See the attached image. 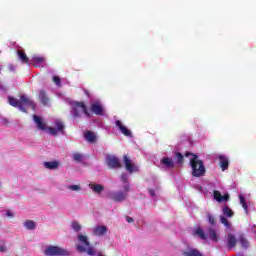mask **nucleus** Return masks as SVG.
<instances>
[{
	"instance_id": "obj_1",
	"label": "nucleus",
	"mask_w": 256,
	"mask_h": 256,
	"mask_svg": "<svg viewBox=\"0 0 256 256\" xmlns=\"http://www.w3.org/2000/svg\"><path fill=\"white\" fill-rule=\"evenodd\" d=\"M190 155H192V158L190 159L192 177H205L207 170L205 169V163L203 160H199V156H197V154H193L191 152L185 153V157H189Z\"/></svg>"
},
{
	"instance_id": "obj_2",
	"label": "nucleus",
	"mask_w": 256,
	"mask_h": 256,
	"mask_svg": "<svg viewBox=\"0 0 256 256\" xmlns=\"http://www.w3.org/2000/svg\"><path fill=\"white\" fill-rule=\"evenodd\" d=\"M78 244L76 245V249L78 253H86L87 255L94 256L97 251L93 246H91V242H89V238L83 234H78L77 236Z\"/></svg>"
},
{
	"instance_id": "obj_3",
	"label": "nucleus",
	"mask_w": 256,
	"mask_h": 256,
	"mask_svg": "<svg viewBox=\"0 0 256 256\" xmlns=\"http://www.w3.org/2000/svg\"><path fill=\"white\" fill-rule=\"evenodd\" d=\"M71 113L75 119L81 117V113H84L86 117H91V113H89V110L87 109V105H85L84 102H77V101L73 102Z\"/></svg>"
},
{
	"instance_id": "obj_4",
	"label": "nucleus",
	"mask_w": 256,
	"mask_h": 256,
	"mask_svg": "<svg viewBox=\"0 0 256 256\" xmlns=\"http://www.w3.org/2000/svg\"><path fill=\"white\" fill-rule=\"evenodd\" d=\"M123 191H116V192H110L108 194V197L112 200L115 201L116 203H123L125 199H127V193L131 191V186L129 184L124 185Z\"/></svg>"
},
{
	"instance_id": "obj_5",
	"label": "nucleus",
	"mask_w": 256,
	"mask_h": 256,
	"mask_svg": "<svg viewBox=\"0 0 256 256\" xmlns=\"http://www.w3.org/2000/svg\"><path fill=\"white\" fill-rule=\"evenodd\" d=\"M44 255L46 256H69L71 255L67 249L61 248L59 246H48L44 250Z\"/></svg>"
},
{
	"instance_id": "obj_6",
	"label": "nucleus",
	"mask_w": 256,
	"mask_h": 256,
	"mask_svg": "<svg viewBox=\"0 0 256 256\" xmlns=\"http://www.w3.org/2000/svg\"><path fill=\"white\" fill-rule=\"evenodd\" d=\"M106 163L110 169H121L123 167L121 161L116 156L108 155L106 157Z\"/></svg>"
},
{
	"instance_id": "obj_7",
	"label": "nucleus",
	"mask_w": 256,
	"mask_h": 256,
	"mask_svg": "<svg viewBox=\"0 0 256 256\" xmlns=\"http://www.w3.org/2000/svg\"><path fill=\"white\" fill-rule=\"evenodd\" d=\"M20 105H22V107H31V109L33 111H35L36 109V105H35V102H33V100H31V98L27 97V95L25 94H22L20 96Z\"/></svg>"
},
{
	"instance_id": "obj_8",
	"label": "nucleus",
	"mask_w": 256,
	"mask_h": 256,
	"mask_svg": "<svg viewBox=\"0 0 256 256\" xmlns=\"http://www.w3.org/2000/svg\"><path fill=\"white\" fill-rule=\"evenodd\" d=\"M33 119L39 131H47V123H45V121L40 116H38L37 114H34Z\"/></svg>"
},
{
	"instance_id": "obj_9",
	"label": "nucleus",
	"mask_w": 256,
	"mask_h": 256,
	"mask_svg": "<svg viewBox=\"0 0 256 256\" xmlns=\"http://www.w3.org/2000/svg\"><path fill=\"white\" fill-rule=\"evenodd\" d=\"M8 103L12 107H18L20 109V111H22V113H27V108L22 107V105H21V99L17 100V98L9 96Z\"/></svg>"
},
{
	"instance_id": "obj_10",
	"label": "nucleus",
	"mask_w": 256,
	"mask_h": 256,
	"mask_svg": "<svg viewBox=\"0 0 256 256\" xmlns=\"http://www.w3.org/2000/svg\"><path fill=\"white\" fill-rule=\"evenodd\" d=\"M123 161H124V165L126 167V171H128V173H135V171H137V167L133 164V161H131L127 155L123 156Z\"/></svg>"
},
{
	"instance_id": "obj_11",
	"label": "nucleus",
	"mask_w": 256,
	"mask_h": 256,
	"mask_svg": "<svg viewBox=\"0 0 256 256\" xmlns=\"http://www.w3.org/2000/svg\"><path fill=\"white\" fill-rule=\"evenodd\" d=\"M107 231H109V228H107V226L98 225V226L94 227L93 235H95L96 237H103V235L107 234Z\"/></svg>"
},
{
	"instance_id": "obj_12",
	"label": "nucleus",
	"mask_w": 256,
	"mask_h": 256,
	"mask_svg": "<svg viewBox=\"0 0 256 256\" xmlns=\"http://www.w3.org/2000/svg\"><path fill=\"white\" fill-rule=\"evenodd\" d=\"M213 197L215 201H218V203H223V201H229V194L221 195V192L219 190L213 191Z\"/></svg>"
},
{
	"instance_id": "obj_13",
	"label": "nucleus",
	"mask_w": 256,
	"mask_h": 256,
	"mask_svg": "<svg viewBox=\"0 0 256 256\" xmlns=\"http://www.w3.org/2000/svg\"><path fill=\"white\" fill-rule=\"evenodd\" d=\"M193 235L195 237H198L199 239H201L202 241H207V234L205 233V230H203L201 228V226H197L194 231H193Z\"/></svg>"
},
{
	"instance_id": "obj_14",
	"label": "nucleus",
	"mask_w": 256,
	"mask_h": 256,
	"mask_svg": "<svg viewBox=\"0 0 256 256\" xmlns=\"http://www.w3.org/2000/svg\"><path fill=\"white\" fill-rule=\"evenodd\" d=\"M219 159V167L222 169V171H227L229 169V158L225 155H220L218 157Z\"/></svg>"
},
{
	"instance_id": "obj_15",
	"label": "nucleus",
	"mask_w": 256,
	"mask_h": 256,
	"mask_svg": "<svg viewBox=\"0 0 256 256\" xmlns=\"http://www.w3.org/2000/svg\"><path fill=\"white\" fill-rule=\"evenodd\" d=\"M84 139L88 143H97V135L93 131H89V130L85 131L84 132Z\"/></svg>"
},
{
	"instance_id": "obj_16",
	"label": "nucleus",
	"mask_w": 256,
	"mask_h": 256,
	"mask_svg": "<svg viewBox=\"0 0 256 256\" xmlns=\"http://www.w3.org/2000/svg\"><path fill=\"white\" fill-rule=\"evenodd\" d=\"M90 110L94 113V115H103V106H101V103L99 102L92 103Z\"/></svg>"
},
{
	"instance_id": "obj_17",
	"label": "nucleus",
	"mask_w": 256,
	"mask_h": 256,
	"mask_svg": "<svg viewBox=\"0 0 256 256\" xmlns=\"http://www.w3.org/2000/svg\"><path fill=\"white\" fill-rule=\"evenodd\" d=\"M116 127H118L122 135H125V137H131L130 130H128L127 127L123 125V122H121L120 120L116 121Z\"/></svg>"
},
{
	"instance_id": "obj_18",
	"label": "nucleus",
	"mask_w": 256,
	"mask_h": 256,
	"mask_svg": "<svg viewBox=\"0 0 256 256\" xmlns=\"http://www.w3.org/2000/svg\"><path fill=\"white\" fill-rule=\"evenodd\" d=\"M116 127H118L122 135H125V137H131L130 130H128L127 127L123 125V122H121L120 120L116 121Z\"/></svg>"
},
{
	"instance_id": "obj_19",
	"label": "nucleus",
	"mask_w": 256,
	"mask_h": 256,
	"mask_svg": "<svg viewBox=\"0 0 256 256\" xmlns=\"http://www.w3.org/2000/svg\"><path fill=\"white\" fill-rule=\"evenodd\" d=\"M207 231V237H209V239H211V241H213L214 243H218L220 238L219 235L217 234V230L209 227Z\"/></svg>"
},
{
	"instance_id": "obj_20",
	"label": "nucleus",
	"mask_w": 256,
	"mask_h": 256,
	"mask_svg": "<svg viewBox=\"0 0 256 256\" xmlns=\"http://www.w3.org/2000/svg\"><path fill=\"white\" fill-rule=\"evenodd\" d=\"M227 247L229 249H233V248L237 247V238L235 237V235H233L231 233H228Z\"/></svg>"
},
{
	"instance_id": "obj_21",
	"label": "nucleus",
	"mask_w": 256,
	"mask_h": 256,
	"mask_svg": "<svg viewBox=\"0 0 256 256\" xmlns=\"http://www.w3.org/2000/svg\"><path fill=\"white\" fill-rule=\"evenodd\" d=\"M183 256H203V253H201L197 248H190L185 250L182 253Z\"/></svg>"
},
{
	"instance_id": "obj_22",
	"label": "nucleus",
	"mask_w": 256,
	"mask_h": 256,
	"mask_svg": "<svg viewBox=\"0 0 256 256\" xmlns=\"http://www.w3.org/2000/svg\"><path fill=\"white\" fill-rule=\"evenodd\" d=\"M89 188L97 195H101V193H103L105 190V187L101 184H89Z\"/></svg>"
},
{
	"instance_id": "obj_23",
	"label": "nucleus",
	"mask_w": 256,
	"mask_h": 256,
	"mask_svg": "<svg viewBox=\"0 0 256 256\" xmlns=\"http://www.w3.org/2000/svg\"><path fill=\"white\" fill-rule=\"evenodd\" d=\"M162 165H165V167H168V169H174L175 168V162L173 161V158L165 157L161 159Z\"/></svg>"
},
{
	"instance_id": "obj_24",
	"label": "nucleus",
	"mask_w": 256,
	"mask_h": 256,
	"mask_svg": "<svg viewBox=\"0 0 256 256\" xmlns=\"http://www.w3.org/2000/svg\"><path fill=\"white\" fill-rule=\"evenodd\" d=\"M39 100L42 105H49V97H47V92H45V90H40Z\"/></svg>"
},
{
	"instance_id": "obj_25",
	"label": "nucleus",
	"mask_w": 256,
	"mask_h": 256,
	"mask_svg": "<svg viewBox=\"0 0 256 256\" xmlns=\"http://www.w3.org/2000/svg\"><path fill=\"white\" fill-rule=\"evenodd\" d=\"M17 55L18 58L20 59L21 63H29V57L27 56V54L25 52H23V50H18L17 51Z\"/></svg>"
},
{
	"instance_id": "obj_26",
	"label": "nucleus",
	"mask_w": 256,
	"mask_h": 256,
	"mask_svg": "<svg viewBox=\"0 0 256 256\" xmlns=\"http://www.w3.org/2000/svg\"><path fill=\"white\" fill-rule=\"evenodd\" d=\"M44 167L46 169H57L59 167V163L57 161L44 162Z\"/></svg>"
},
{
	"instance_id": "obj_27",
	"label": "nucleus",
	"mask_w": 256,
	"mask_h": 256,
	"mask_svg": "<svg viewBox=\"0 0 256 256\" xmlns=\"http://www.w3.org/2000/svg\"><path fill=\"white\" fill-rule=\"evenodd\" d=\"M56 129L58 130V133H65V125L61 120H56L54 123Z\"/></svg>"
},
{
	"instance_id": "obj_28",
	"label": "nucleus",
	"mask_w": 256,
	"mask_h": 256,
	"mask_svg": "<svg viewBox=\"0 0 256 256\" xmlns=\"http://www.w3.org/2000/svg\"><path fill=\"white\" fill-rule=\"evenodd\" d=\"M239 243L242 245L243 249H249V241L245 238L244 235H240Z\"/></svg>"
},
{
	"instance_id": "obj_29",
	"label": "nucleus",
	"mask_w": 256,
	"mask_h": 256,
	"mask_svg": "<svg viewBox=\"0 0 256 256\" xmlns=\"http://www.w3.org/2000/svg\"><path fill=\"white\" fill-rule=\"evenodd\" d=\"M174 159L176 160V163H178L179 165H183V161H185V156H183L181 152H177L174 155Z\"/></svg>"
},
{
	"instance_id": "obj_30",
	"label": "nucleus",
	"mask_w": 256,
	"mask_h": 256,
	"mask_svg": "<svg viewBox=\"0 0 256 256\" xmlns=\"http://www.w3.org/2000/svg\"><path fill=\"white\" fill-rule=\"evenodd\" d=\"M239 199H240V204L242 205V208L247 213V211H249V206H247V200L243 197V195H239Z\"/></svg>"
},
{
	"instance_id": "obj_31",
	"label": "nucleus",
	"mask_w": 256,
	"mask_h": 256,
	"mask_svg": "<svg viewBox=\"0 0 256 256\" xmlns=\"http://www.w3.org/2000/svg\"><path fill=\"white\" fill-rule=\"evenodd\" d=\"M24 226L26 227V229H29V230H33L37 227V225L35 224V222L33 220H27L24 223Z\"/></svg>"
},
{
	"instance_id": "obj_32",
	"label": "nucleus",
	"mask_w": 256,
	"mask_h": 256,
	"mask_svg": "<svg viewBox=\"0 0 256 256\" xmlns=\"http://www.w3.org/2000/svg\"><path fill=\"white\" fill-rule=\"evenodd\" d=\"M223 214L226 216V217H233L234 213H233V210H231V208H229V206H225L223 208Z\"/></svg>"
},
{
	"instance_id": "obj_33",
	"label": "nucleus",
	"mask_w": 256,
	"mask_h": 256,
	"mask_svg": "<svg viewBox=\"0 0 256 256\" xmlns=\"http://www.w3.org/2000/svg\"><path fill=\"white\" fill-rule=\"evenodd\" d=\"M220 223H222L226 229H231V223H229V220H227L225 216L220 217Z\"/></svg>"
},
{
	"instance_id": "obj_34",
	"label": "nucleus",
	"mask_w": 256,
	"mask_h": 256,
	"mask_svg": "<svg viewBox=\"0 0 256 256\" xmlns=\"http://www.w3.org/2000/svg\"><path fill=\"white\" fill-rule=\"evenodd\" d=\"M73 159L77 163H81V161H83V154L76 152L73 154Z\"/></svg>"
},
{
	"instance_id": "obj_35",
	"label": "nucleus",
	"mask_w": 256,
	"mask_h": 256,
	"mask_svg": "<svg viewBox=\"0 0 256 256\" xmlns=\"http://www.w3.org/2000/svg\"><path fill=\"white\" fill-rule=\"evenodd\" d=\"M72 229L76 232L81 231V224L79 222H72Z\"/></svg>"
},
{
	"instance_id": "obj_36",
	"label": "nucleus",
	"mask_w": 256,
	"mask_h": 256,
	"mask_svg": "<svg viewBox=\"0 0 256 256\" xmlns=\"http://www.w3.org/2000/svg\"><path fill=\"white\" fill-rule=\"evenodd\" d=\"M46 131H49L50 135H54V136H57V133H59L58 130L53 127H47Z\"/></svg>"
},
{
	"instance_id": "obj_37",
	"label": "nucleus",
	"mask_w": 256,
	"mask_h": 256,
	"mask_svg": "<svg viewBox=\"0 0 256 256\" xmlns=\"http://www.w3.org/2000/svg\"><path fill=\"white\" fill-rule=\"evenodd\" d=\"M53 82H54L58 87H61V78H59V76H53Z\"/></svg>"
},
{
	"instance_id": "obj_38",
	"label": "nucleus",
	"mask_w": 256,
	"mask_h": 256,
	"mask_svg": "<svg viewBox=\"0 0 256 256\" xmlns=\"http://www.w3.org/2000/svg\"><path fill=\"white\" fill-rule=\"evenodd\" d=\"M34 63H43V61H45V58L41 57V56H36L33 58Z\"/></svg>"
},
{
	"instance_id": "obj_39",
	"label": "nucleus",
	"mask_w": 256,
	"mask_h": 256,
	"mask_svg": "<svg viewBox=\"0 0 256 256\" xmlns=\"http://www.w3.org/2000/svg\"><path fill=\"white\" fill-rule=\"evenodd\" d=\"M68 189H70V191H79L81 189V186H79V185H70V186H68Z\"/></svg>"
},
{
	"instance_id": "obj_40",
	"label": "nucleus",
	"mask_w": 256,
	"mask_h": 256,
	"mask_svg": "<svg viewBox=\"0 0 256 256\" xmlns=\"http://www.w3.org/2000/svg\"><path fill=\"white\" fill-rule=\"evenodd\" d=\"M207 217H208V221H209L210 225H215V223H216L215 217H213V215H211V214H208Z\"/></svg>"
},
{
	"instance_id": "obj_41",
	"label": "nucleus",
	"mask_w": 256,
	"mask_h": 256,
	"mask_svg": "<svg viewBox=\"0 0 256 256\" xmlns=\"http://www.w3.org/2000/svg\"><path fill=\"white\" fill-rule=\"evenodd\" d=\"M120 179L123 183H125V185H129V182H127V174H122Z\"/></svg>"
},
{
	"instance_id": "obj_42",
	"label": "nucleus",
	"mask_w": 256,
	"mask_h": 256,
	"mask_svg": "<svg viewBox=\"0 0 256 256\" xmlns=\"http://www.w3.org/2000/svg\"><path fill=\"white\" fill-rule=\"evenodd\" d=\"M126 221L127 223H133V218L129 217V216H126Z\"/></svg>"
},
{
	"instance_id": "obj_43",
	"label": "nucleus",
	"mask_w": 256,
	"mask_h": 256,
	"mask_svg": "<svg viewBox=\"0 0 256 256\" xmlns=\"http://www.w3.org/2000/svg\"><path fill=\"white\" fill-rule=\"evenodd\" d=\"M7 251V248L5 246H0V253H5Z\"/></svg>"
},
{
	"instance_id": "obj_44",
	"label": "nucleus",
	"mask_w": 256,
	"mask_h": 256,
	"mask_svg": "<svg viewBox=\"0 0 256 256\" xmlns=\"http://www.w3.org/2000/svg\"><path fill=\"white\" fill-rule=\"evenodd\" d=\"M149 194H150L152 197H155V190L150 189V190H149Z\"/></svg>"
},
{
	"instance_id": "obj_45",
	"label": "nucleus",
	"mask_w": 256,
	"mask_h": 256,
	"mask_svg": "<svg viewBox=\"0 0 256 256\" xmlns=\"http://www.w3.org/2000/svg\"><path fill=\"white\" fill-rule=\"evenodd\" d=\"M6 215H7V217H13V213H12L11 211H8V212L6 213Z\"/></svg>"
},
{
	"instance_id": "obj_46",
	"label": "nucleus",
	"mask_w": 256,
	"mask_h": 256,
	"mask_svg": "<svg viewBox=\"0 0 256 256\" xmlns=\"http://www.w3.org/2000/svg\"><path fill=\"white\" fill-rule=\"evenodd\" d=\"M0 89H1V86H0Z\"/></svg>"
}]
</instances>
